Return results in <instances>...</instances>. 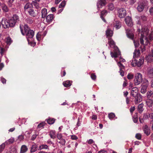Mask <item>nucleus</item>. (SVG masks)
I'll return each instance as SVG.
<instances>
[{"instance_id": "nucleus-1", "label": "nucleus", "mask_w": 153, "mask_h": 153, "mask_svg": "<svg viewBox=\"0 0 153 153\" xmlns=\"http://www.w3.org/2000/svg\"><path fill=\"white\" fill-rule=\"evenodd\" d=\"M148 2L146 0H141L138 2V6L137 8L140 12H142L144 8L147 7Z\"/></svg>"}, {"instance_id": "nucleus-2", "label": "nucleus", "mask_w": 153, "mask_h": 153, "mask_svg": "<svg viewBox=\"0 0 153 153\" xmlns=\"http://www.w3.org/2000/svg\"><path fill=\"white\" fill-rule=\"evenodd\" d=\"M149 30L148 28L146 27L142 29V31L141 34V37L140 38V43L143 44V39H145V38L147 37L149 33Z\"/></svg>"}, {"instance_id": "nucleus-3", "label": "nucleus", "mask_w": 153, "mask_h": 153, "mask_svg": "<svg viewBox=\"0 0 153 153\" xmlns=\"http://www.w3.org/2000/svg\"><path fill=\"white\" fill-rule=\"evenodd\" d=\"M134 83L135 85H138L141 84L143 81L142 74L140 73L136 74L135 76Z\"/></svg>"}, {"instance_id": "nucleus-4", "label": "nucleus", "mask_w": 153, "mask_h": 153, "mask_svg": "<svg viewBox=\"0 0 153 153\" xmlns=\"http://www.w3.org/2000/svg\"><path fill=\"white\" fill-rule=\"evenodd\" d=\"M118 15L120 18H123L125 17L126 14V10L123 8H120L117 9Z\"/></svg>"}, {"instance_id": "nucleus-5", "label": "nucleus", "mask_w": 153, "mask_h": 153, "mask_svg": "<svg viewBox=\"0 0 153 153\" xmlns=\"http://www.w3.org/2000/svg\"><path fill=\"white\" fill-rule=\"evenodd\" d=\"M144 62V57H140L139 59H134L133 62V65L134 63L135 66H137L138 67H140L143 65Z\"/></svg>"}, {"instance_id": "nucleus-6", "label": "nucleus", "mask_w": 153, "mask_h": 153, "mask_svg": "<svg viewBox=\"0 0 153 153\" xmlns=\"http://www.w3.org/2000/svg\"><path fill=\"white\" fill-rule=\"evenodd\" d=\"M145 40L146 41L145 43H144V40L143 39V44L141 43L142 45L140 47L142 52H143L146 50L145 45H147L149 43L147 37L145 38Z\"/></svg>"}, {"instance_id": "nucleus-7", "label": "nucleus", "mask_w": 153, "mask_h": 153, "mask_svg": "<svg viewBox=\"0 0 153 153\" xmlns=\"http://www.w3.org/2000/svg\"><path fill=\"white\" fill-rule=\"evenodd\" d=\"M126 33L127 36L131 39H133L134 37V34L133 31L131 29H126Z\"/></svg>"}, {"instance_id": "nucleus-8", "label": "nucleus", "mask_w": 153, "mask_h": 153, "mask_svg": "<svg viewBox=\"0 0 153 153\" xmlns=\"http://www.w3.org/2000/svg\"><path fill=\"white\" fill-rule=\"evenodd\" d=\"M106 4V0H99L97 2V6L99 8H100Z\"/></svg>"}, {"instance_id": "nucleus-9", "label": "nucleus", "mask_w": 153, "mask_h": 153, "mask_svg": "<svg viewBox=\"0 0 153 153\" xmlns=\"http://www.w3.org/2000/svg\"><path fill=\"white\" fill-rule=\"evenodd\" d=\"M1 24L3 27L5 29L9 27L8 21L5 19H2Z\"/></svg>"}, {"instance_id": "nucleus-10", "label": "nucleus", "mask_w": 153, "mask_h": 153, "mask_svg": "<svg viewBox=\"0 0 153 153\" xmlns=\"http://www.w3.org/2000/svg\"><path fill=\"white\" fill-rule=\"evenodd\" d=\"M125 22L126 24L129 27H132L133 26V23L131 20V18L127 16L125 18Z\"/></svg>"}, {"instance_id": "nucleus-11", "label": "nucleus", "mask_w": 153, "mask_h": 153, "mask_svg": "<svg viewBox=\"0 0 153 153\" xmlns=\"http://www.w3.org/2000/svg\"><path fill=\"white\" fill-rule=\"evenodd\" d=\"M135 98L134 102L135 104H137L142 101V98L141 95L139 94L137 96L134 97Z\"/></svg>"}, {"instance_id": "nucleus-12", "label": "nucleus", "mask_w": 153, "mask_h": 153, "mask_svg": "<svg viewBox=\"0 0 153 153\" xmlns=\"http://www.w3.org/2000/svg\"><path fill=\"white\" fill-rule=\"evenodd\" d=\"M28 13L30 15L33 17H35L37 14L36 10L33 8L30 9Z\"/></svg>"}, {"instance_id": "nucleus-13", "label": "nucleus", "mask_w": 153, "mask_h": 153, "mask_svg": "<svg viewBox=\"0 0 153 153\" xmlns=\"http://www.w3.org/2000/svg\"><path fill=\"white\" fill-rule=\"evenodd\" d=\"M27 39L32 38L34 35V32L32 30H30L25 34Z\"/></svg>"}, {"instance_id": "nucleus-14", "label": "nucleus", "mask_w": 153, "mask_h": 153, "mask_svg": "<svg viewBox=\"0 0 153 153\" xmlns=\"http://www.w3.org/2000/svg\"><path fill=\"white\" fill-rule=\"evenodd\" d=\"M143 130L144 133L147 135L148 136L150 133V130L148 126L145 125L143 126Z\"/></svg>"}, {"instance_id": "nucleus-15", "label": "nucleus", "mask_w": 153, "mask_h": 153, "mask_svg": "<svg viewBox=\"0 0 153 153\" xmlns=\"http://www.w3.org/2000/svg\"><path fill=\"white\" fill-rule=\"evenodd\" d=\"M146 96L149 100L153 101V91H148L147 93Z\"/></svg>"}, {"instance_id": "nucleus-16", "label": "nucleus", "mask_w": 153, "mask_h": 153, "mask_svg": "<svg viewBox=\"0 0 153 153\" xmlns=\"http://www.w3.org/2000/svg\"><path fill=\"white\" fill-rule=\"evenodd\" d=\"M139 94L137 88L134 87L132 88L131 92V95L133 97L135 96H137V94Z\"/></svg>"}, {"instance_id": "nucleus-17", "label": "nucleus", "mask_w": 153, "mask_h": 153, "mask_svg": "<svg viewBox=\"0 0 153 153\" xmlns=\"http://www.w3.org/2000/svg\"><path fill=\"white\" fill-rule=\"evenodd\" d=\"M20 27L21 29V32H22V34L24 35H25V34L26 33H27V32L29 30H30L29 29V27H28V26L26 25H25L24 27L25 32H23L22 29V28L21 26H20Z\"/></svg>"}, {"instance_id": "nucleus-18", "label": "nucleus", "mask_w": 153, "mask_h": 153, "mask_svg": "<svg viewBox=\"0 0 153 153\" xmlns=\"http://www.w3.org/2000/svg\"><path fill=\"white\" fill-rule=\"evenodd\" d=\"M120 54V53L118 49H117V50L116 51H114V53L112 52H111V54L112 57H114L115 58L117 57V56Z\"/></svg>"}, {"instance_id": "nucleus-19", "label": "nucleus", "mask_w": 153, "mask_h": 153, "mask_svg": "<svg viewBox=\"0 0 153 153\" xmlns=\"http://www.w3.org/2000/svg\"><path fill=\"white\" fill-rule=\"evenodd\" d=\"M54 18V15L53 14H49L46 16V21L47 22H51Z\"/></svg>"}, {"instance_id": "nucleus-20", "label": "nucleus", "mask_w": 153, "mask_h": 153, "mask_svg": "<svg viewBox=\"0 0 153 153\" xmlns=\"http://www.w3.org/2000/svg\"><path fill=\"white\" fill-rule=\"evenodd\" d=\"M140 53L139 50H135L134 52L133 57L134 59L137 58L140 55Z\"/></svg>"}, {"instance_id": "nucleus-21", "label": "nucleus", "mask_w": 153, "mask_h": 153, "mask_svg": "<svg viewBox=\"0 0 153 153\" xmlns=\"http://www.w3.org/2000/svg\"><path fill=\"white\" fill-rule=\"evenodd\" d=\"M107 13V11L106 10H104L102 11L101 12L100 17L102 20L104 22H105L106 21L105 19L104 18V16H105L106 15Z\"/></svg>"}, {"instance_id": "nucleus-22", "label": "nucleus", "mask_w": 153, "mask_h": 153, "mask_svg": "<svg viewBox=\"0 0 153 153\" xmlns=\"http://www.w3.org/2000/svg\"><path fill=\"white\" fill-rule=\"evenodd\" d=\"M41 13L42 18H45L47 14V9L45 8H43L41 11Z\"/></svg>"}, {"instance_id": "nucleus-23", "label": "nucleus", "mask_w": 153, "mask_h": 153, "mask_svg": "<svg viewBox=\"0 0 153 153\" xmlns=\"http://www.w3.org/2000/svg\"><path fill=\"white\" fill-rule=\"evenodd\" d=\"M9 27H13L15 25L16 22L13 20L11 19H10L8 21Z\"/></svg>"}, {"instance_id": "nucleus-24", "label": "nucleus", "mask_w": 153, "mask_h": 153, "mask_svg": "<svg viewBox=\"0 0 153 153\" xmlns=\"http://www.w3.org/2000/svg\"><path fill=\"white\" fill-rule=\"evenodd\" d=\"M147 86L146 85H142L140 91V92L144 94L146 92Z\"/></svg>"}, {"instance_id": "nucleus-25", "label": "nucleus", "mask_w": 153, "mask_h": 153, "mask_svg": "<svg viewBox=\"0 0 153 153\" xmlns=\"http://www.w3.org/2000/svg\"><path fill=\"white\" fill-rule=\"evenodd\" d=\"M143 104L142 103H141L138 105V110L139 112L140 113H141L142 112L143 110Z\"/></svg>"}, {"instance_id": "nucleus-26", "label": "nucleus", "mask_w": 153, "mask_h": 153, "mask_svg": "<svg viewBox=\"0 0 153 153\" xmlns=\"http://www.w3.org/2000/svg\"><path fill=\"white\" fill-rule=\"evenodd\" d=\"M48 123L50 125L53 124L55 122V119L53 118H49L46 120Z\"/></svg>"}, {"instance_id": "nucleus-27", "label": "nucleus", "mask_w": 153, "mask_h": 153, "mask_svg": "<svg viewBox=\"0 0 153 153\" xmlns=\"http://www.w3.org/2000/svg\"><path fill=\"white\" fill-rule=\"evenodd\" d=\"M38 147V146L36 144L33 145L31 149L30 152H33L36 151Z\"/></svg>"}, {"instance_id": "nucleus-28", "label": "nucleus", "mask_w": 153, "mask_h": 153, "mask_svg": "<svg viewBox=\"0 0 153 153\" xmlns=\"http://www.w3.org/2000/svg\"><path fill=\"white\" fill-rule=\"evenodd\" d=\"M27 150V146L25 145H23L22 146L21 149V153H24Z\"/></svg>"}, {"instance_id": "nucleus-29", "label": "nucleus", "mask_w": 153, "mask_h": 153, "mask_svg": "<svg viewBox=\"0 0 153 153\" xmlns=\"http://www.w3.org/2000/svg\"><path fill=\"white\" fill-rule=\"evenodd\" d=\"M63 84L64 86L66 87H68L70 86L71 84L70 81H66L63 82Z\"/></svg>"}, {"instance_id": "nucleus-30", "label": "nucleus", "mask_w": 153, "mask_h": 153, "mask_svg": "<svg viewBox=\"0 0 153 153\" xmlns=\"http://www.w3.org/2000/svg\"><path fill=\"white\" fill-rule=\"evenodd\" d=\"M106 35L107 36L111 37L113 35V32L112 30L108 29L106 31Z\"/></svg>"}, {"instance_id": "nucleus-31", "label": "nucleus", "mask_w": 153, "mask_h": 153, "mask_svg": "<svg viewBox=\"0 0 153 153\" xmlns=\"http://www.w3.org/2000/svg\"><path fill=\"white\" fill-rule=\"evenodd\" d=\"M115 25L114 27H115L117 29L120 28L121 26V24L119 21H115V23H114Z\"/></svg>"}, {"instance_id": "nucleus-32", "label": "nucleus", "mask_w": 153, "mask_h": 153, "mask_svg": "<svg viewBox=\"0 0 153 153\" xmlns=\"http://www.w3.org/2000/svg\"><path fill=\"white\" fill-rule=\"evenodd\" d=\"M11 19L13 20L16 23L19 21V16L16 14L13 15Z\"/></svg>"}, {"instance_id": "nucleus-33", "label": "nucleus", "mask_w": 153, "mask_h": 153, "mask_svg": "<svg viewBox=\"0 0 153 153\" xmlns=\"http://www.w3.org/2000/svg\"><path fill=\"white\" fill-rule=\"evenodd\" d=\"M55 133V131L51 130L50 131L49 135L51 138L54 139L56 138Z\"/></svg>"}, {"instance_id": "nucleus-34", "label": "nucleus", "mask_w": 153, "mask_h": 153, "mask_svg": "<svg viewBox=\"0 0 153 153\" xmlns=\"http://www.w3.org/2000/svg\"><path fill=\"white\" fill-rule=\"evenodd\" d=\"M32 7V4L30 3H27L26 4L24 7V10L26 11L29 8H30Z\"/></svg>"}, {"instance_id": "nucleus-35", "label": "nucleus", "mask_w": 153, "mask_h": 153, "mask_svg": "<svg viewBox=\"0 0 153 153\" xmlns=\"http://www.w3.org/2000/svg\"><path fill=\"white\" fill-rule=\"evenodd\" d=\"M2 10L5 12H7L8 10V8L7 6L4 4H2L1 5Z\"/></svg>"}, {"instance_id": "nucleus-36", "label": "nucleus", "mask_w": 153, "mask_h": 153, "mask_svg": "<svg viewBox=\"0 0 153 153\" xmlns=\"http://www.w3.org/2000/svg\"><path fill=\"white\" fill-rule=\"evenodd\" d=\"M148 76L150 78H153V70L152 68L148 71Z\"/></svg>"}, {"instance_id": "nucleus-37", "label": "nucleus", "mask_w": 153, "mask_h": 153, "mask_svg": "<svg viewBox=\"0 0 153 153\" xmlns=\"http://www.w3.org/2000/svg\"><path fill=\"white\" fill-rule=\"evenodd\" d=\"M108 43L109 45L111 47H114L115 45V43L110 38L109 39V41H108Z\"/></svg>"}, {"instance_id": "nucleus-38", "label": "nucleus", "mask_w": 153, "mask_h": 153, "mask_svg": "<svg viewBox=\"0 0 153 153\" xmlns=\"http://www.w3.org/2000/svg\"><path fill=\"white\" fill-rule=\"evenodd\" d=\"M12 42L11 38L9 36H8L6 38V42L7 44L8 45H10Z\"/></svg>"}, {"instance_id": "nucleus-39", "label": "nucleus", "mask_w": 153, "mask_h": 153, "mask_svg": "<svg viewBox=\"0 0 153 153\" xmlns=\"http://www.w3.org/2000/svg\"><path fill=\"white\" fill-rule=\"evenodd\" d=\"M114 8V4L112 3H111L108 5V9L111 10H113Z\"/></svg>"}, {"instance_id": "nucleus-40", "label": "nucleus", "mask_w": 153, "mask_h": 153, "mask_svg": "<svg viewBox=\"0 0 153 153\" xmlns=\"http://www.w3.org/2000/svg\"><path fill=\"white\" fill-rule=\"evenodd\" d=\"M149 113H150L144 114L143 117V119L146 120L150 118Z\"/></svg>"}, {"instance_id": "nucleus-41", "label": "nucleus", "mask_w": 153, "mask_h": 153, "mask_svg": "<svg viewBox=\"0 0 153 153\" xmlns=\"http://www.w3.org/2000/svg\"><path fill=\"white\" fill-rule=\"evenodd\" d=\"M48 146L46 145H42L40 146L39 147V150H41L43 149H47L48 148Z\"/></svg>"}, {"instance_id": "nucleus-42", "label": "nucleus", "mask_w": 153, "mask_h": 153, "mask_svg": "<svg viewBox=\"0 0 153 153\" xmlns=\"http://www.w3.org/2000/svg\"><path fill=\"white\" fill-rule=\"evenodd\" d=\"M133 120L135 123H136L138 121V117L137 113H136L134 115L133 117Z\"/></svg>"}, {"instance_id": "nucleus-43", "label": "nucleus", "mask_w": 153, "mask_h": 153, "mask_svg": "<svg viewBox=\"0 0 153 153\" xmlns=\"http://www.w3.org/2000/svg\"><path fill=\"white\" fill-rule=\"evenodd\" d=\"M57 141L62 145H65V140L63 138L60 139L59 140H57Z\"/></svg>"}, {"instance_id": "nucleus-44", "label": "nucleus", "mask_w": 153, "mask_h": 153, "mask_svg": "<svg viewBox=\"0 0 153 153\" xmlns=\"http://www.w3.org/2000/svg\"><path fill=\"white\" fill-rule=\"evenodd\" d=\"M5 146L4 143H3L0 145V153H1L4 149Z\"/></svg>"}, {"instance_id": "nucleus-45", "label": "nucleus", "mask_w": 153, "mask_h": 153, "mask_svg": "<svg viewBox=\"0 0 153 153\" xmlns=\"http://www.w3.org/2000/svg\"><path fill=\"white\" fill-rule=\"evenodd\" d=\"M153 101L149 100L147 101L146 102L147 105L149 107L152 106Z\"/></svg>"}, {"instance_id": "nucleus-46", "label": "nucleus", "mask_w": 153, "mask_h": 153, "mask_svg": "<svg viewBox=\"0 0 153 153\" xmlns=\"http://www.w3.org/2000/svg\"><path fill=\"white\" fill-rule=\"evenodd\" d=\"M118 66L120 67V69L122 70V69H124L125 67L122 64L120 63V62H119L117 63Z\"/></svg>"}, {"instance_id": "nucleus-47", "label": "nucleus", "mask_w": 153, "mask_h": 153, "mask_svg": "<svg viewBox=\"0 0 153 153\" xmlns=\"http://www.w3.org/2000/svg\"><path fill=\"white\" fill-rule=\"evenodd\" d=\"M115 117L114 114L113 113H110L108 114V117L110 119L114 118Z\"/></svg>"}, {"instance_id": "nucleus-48", "label": "nucleus", "mask_w": 153, "mask_h": 153, "mask_svg": "<svg viewBox=\"0 0 153 153\" xmlns=\"http://www.w3.org/2000/svg\"><path fill=\"white\" fill-rule=\"evenodd\" d=\"M148 56H149L150 59L153 57V49H152L149 53Z\"/></svg>"}, {"instance_id": "nucleus-49", "label": "nucleus", "mask_w": 153, "mask_h": 153, "mask_svg": "<svg viewBox=\"0 0 153 153\" xmlns=\"http://www.w3.org/2000/svg\"><path fill=\"white\" fill-rule=\"evenodd\" d=\"M134 75L133 74H129L127 76V78L129 79H132L134 78Z\"/></svg>"}, {"instance_id": "nucleus-50", "label": "nucleus", "mask_w": 153, "mask_h": 153, "mask_svg": "<svg viewBox=\"0 0 153 153\" xmlns=\"http://www.w3.org/2000/svg\"><path fill=\"white\" fill-rule=\"evenodd\" d=\"M65 1H63L61 4H60L59 6V8H62L64 7L65 5Z\"/></svg>"}, {"instance_id": "nucleus-51", "label": "nucleus", "mask_w": 153, "mask_h": 153, "mask_svg": "<svg viewBox=\"0 0 153 153\" xmlns=\"http://www.w3.org/2000/svg\"><path fill=\"white\" fill-rule=\"evenodd\" d=\"M45 123H39L38 126L37 128H40L45 125Z\"/></svg>"}, {"instance_id": "nucleus-52", "label": "nucleus", "mask_w": 153, "mask_h": 153, "mask_svg": "<svg viewBox=\"0 0 153 153\" xmlns=\"http://www.w3.org/2000/svg\"><path fill=\"white\" fill-rule=\"evenodd\" d=\"M134 43L135 47H137L139 45V43L138 40L135 41L134 40Z\"/></svg>"}, {"instance_id": "nucleus-53", "label": "nucleus", "mask_w": 153, "mask_h": 153, "mask_svg": "<svg viewBox=\"0 0 153 153\" xmlns=\"http://www.w3.org/2000/svg\"><path fill=\"white\" fill-rule=\"evenodd\" d=\"M14 141V139L12 137L11 138L9 139L7 141L9 142V144H11L13 143Z\"/></svg>"}, {"instance_id": "nucleus-54", "label": "nucleus", "mask_w": 153, "mask_h": 153, "mask_svg": "<svg viewBox=\"0 0 153 153\" xmlns=\"http://www.w3.org/2000/svg\"><path fill=\"white\" fill-rule=\"evenodd\" d=\"M141 19L143 21H146L147 19L146 17L144 15H142L141 16Z\"/></svg>"}, {"instance_id": "nucleus-55", "label": "nucleus", "mask_w": 153, "mask_h": 153, "mask_svg": "<svg viewBox=\"0 0 153 153\" xmlns=\"http://www.w3.org/2000/svg\"><path fill=\"white\" fill-rule=\"evenodd\" d=\"M136 138L138 140H140L141 138V135L140 134H137L135 136Z\"/></svg>"}, {"instance_id": "nucleus-56", "label": "nucleus", "mask_w": 153, "mask_h": 153, "mask_svg": "<svg viewBox=\"0 0 153 153\" xmlns=\"http://www.w3.org/2000/svg\"><path fill=\"white\" fill-rule=\"evenodd\" d=\"M135 106H132L131 107L130 111L131 114L133 113V111H134L135 110Z\"/></svg>"}, {"instance_id": "nucleus-57", "label": "nucleus", "mask_w": 153, "mask_h": 153, "mask_svg": "<svg viewBox=\"0 0 153 153\" xmlns=\"http://www.w3.org/2000/svg\"><path fill=\"white\" fill-rule=\"evenodd\" d=\"M57 137L58 139L57 140H59L62 139V136L60 134H58L57 135Z\"/></svg>"}, {"instance_id": "nucleus-58", "label": "nucleus", "mask_w": 153, "mask_h": 153, "mask_svg": "<svg viewBox=\"0 0 153 153\" xmlns=\"http://www.w3.org/2000/svg\"><path fill=\"white\" fill-rule=\"evenodd\" d=\"M71 138L72 140H76L78 139L77 137L75 135H71Z\"/></svg>"}, {"instance_id": "nucleus-59", "label": "nucleus", "mask_w": 153, "mask_h": 153, "mask_svg": "<svg viewBox=\"0 0 153 153\" xmlns=\"http://www.w3.org/2000/svg\"><path fill=\"white\" fill-rule=\"evenodd\" d=\"M149 116L150 119L152 120L151 122V123H152V122H153V112L149 113Z\"/></svg>"}, {"instance_id": "nucleus-60", "label": "nucleus", "mask_w": 153, "mask_h": 153, "mask_svg": "<svg viewBox=\"0 0 153 153\" xmlns=\"http://www.w3.org/2000/svg\"><path fill=\"white\" fill-rule=\"evenodd\" d=\"M91 78L94 80H95L96 78V75L93 73L91 74Z\"/></svg>"}, {"instance_id": "nucleus-61", "label": "nucleus", "mask_w": 153, "mask_h": 153, "mask_svg": "<svg viewBox=\"0 0 153 153\" xmlns=\"http://www.w3.org/2000/svg\"><path fill=\"white\" fill-rule=\"evenodd\" d=\"M149 39L150 40H153V34L151 33L149 36Z\"/></svg>"}, {"instance_id": "nucleus-62", "label": "nucleus", "mask_w": 153, "mask_h": 153, "mask_svg": "<svg viewBox=\"0 0 153 153\" xmlns=\"http://www.w3.org/2000/svg\"><path fill=\"white\" fill-rule=\"evenodd\" d=\"M94 142L93 140L92 139H90L88 141V143L89 144H91Z\"/></svg>"}, {"instance_id": "nucleus-63", "label": "nucleus", "mask_w": 153, "mask_h": 153, "mask_svg": "<svg viewBox=\"0 0 153 153\" xmlns=\"http://www.w3.org/2000/svg\"><path fill=\"white\" fill-rule=\"evenodd\" d=\"M18 138L20 141H21L24 139V136L22 135H20L18 137Z\"/></svg>"}, {"instance_id": "nucleus-64", "label": "nucleus", "mask_w": 153, "mask_h": 153, "mask_svg": "<svg viewBox=\"0 0 153 153\" xmlns=\"http://www.w3.org/2000/svg\"><path fill=\"white\" fill-rule=\"evenodd\" d=\"M149 12L150 13L153 14V6L150 8L149 9Z\"/></svg>"}]
</instances>
